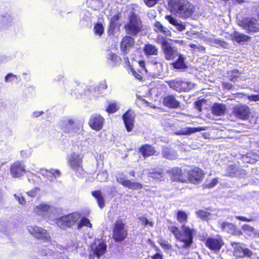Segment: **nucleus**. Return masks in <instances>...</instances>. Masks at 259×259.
Wrapping results in <instances>:
<instances>
[{"mask_svg":"<svg viewBox=\"0 0 259 259\" xmlns=\"http://www.w3.org/2000/svg\"><path fill=\"white\" fill-rule=\"evenodd\" d=\"M238 25L243 29L250 32L259 31V23L253 18H246L238 22Z\"/></svg>","mask_w":259,"mask_h":259,"instance_id":"8","label":"nucleus"},{"mask_svg":"<svg viewBox=\"0 0 259 259\" xmlns=\"http://www.w3.org/2000/svg\"><path fill=\"white\" fill-rule=\"evenodd\" d=\"M119 19V16L118 14L114 15L111 18L110 20V24L111 26H114L116 25L118 20Z\"/></svg>","mask_w":259,"mask_h":259,"instance_id":"55","label":"nucleus"},{"mask_svg":"<svg viewBox=\"0 0 259 259\" xmlns=\"http://www.w3.org/2000/svg\"><path fill=\"white\" fill-rule=\"evenodd\" d=\"M219 182V181L217 178L213 179L211 182L209 183L208 187L212 188L215 186Z\"/></svg>","mask_w":259,"mask_h":259,"instance_id":"58","label":"nucleus"},{"mask_svg":"<svg viewBox=\"0 0 259 259\" xmlns=\"http://www.w3.org/2000/svg\"><path fill=\"white\" fill-rule=\"evenodd\" d=\"M40 173L50 181H53L56 178L60 177L61 175L60 171L57 169L48 170L46 169H41Z\"/></svg>","mask_w":259,"mask_h":259,"instance_id":"20","label":"nucleus"},{"mask_svg":"<svg viewBox=\"0 0 259 259\" xmlns=\"http://www.w3.org/2000/svg\"><path fill=\"white\" fill-rule=\"evenodd\" d=\"M14 196L19 202L20 204L24 205L26 204V201L25 200V198L22 196V195L21 194H15L14 195Z\"/></svg>","mask_w":259,"mask_h":259,"instance_id":"50","label":"nucleus"},{"mask_svg":"<svg viewBox=\"0 0 259 259\" xmlns=\"http://www.w3.org/2000/svg\"><path fill=\"white\" fill-rule=\"evenodd\" d=\"M165 19L169 23L173 25L176 29L179 31H183L186 29V23L182 22L181 21L172 17L170 15L165 16Z\"/></svg>","mask_w":259,"mask_h":259,"instance_id":"21","label":"nucleus"},{"mask_svg":"<svg viewBox=\"0 0 259 259\" xmlns=\"http://www.w3.org/2000/svg\"><path fill=\"white\" fill-rule=\"evenodd\" d=\"M225 111V106L221 104H215L212 107V113L217 115H223Z\"/></svg>","mask_w":259,"mask_h":259,"instance_id":"30","label":"nucleus"},{"mask_svg":"<svg viewBox=\"0 0 259 259\" xmlns=\"http://www.w3.org/2000/svg\"><path fill=\"white\" fill-rule=\"evenodd\" d=\"M91 249L93 254L91 253L90 254L89 259H94L95 256L99 258L106 253L107 245L104 240L96 239L91 245Z\"/></svg>","mask_w":259,"mask_h":259,"instance_id":"6","label":"nucleus"},{"mask_svg":"<svg viewBox=\"0 0 259 259\" xmlns=\"http://www.w3.org/2000/svg\"><path fill=\"white\" fill-rule=\"evenodd\" d=\"M155 30L157 32H161L163 26L159 22H156L154 24Z\"/></svg>","mask_w":259,"mask_h":259,"instance_id":"56","label":"nucleus"},{"mask_svg":"<svg viewBox=\"0 0 259 259\" xmlns=\"http://www.w3.org/2000/svg\"><path fill=\"white\" fill-rule=\"evenodd\" d=\"M247 98L249 102H257L259 101V94L257 95H246Z\"/></svg>","mask_w":259,"mask_h":259,"instance_id":"52","label":"nucleus"},{"mask_svg":"<svg viewBox=\"0 0 259 259\" xmlns=\"http://www.w3.org/2000/svg\"><path fill=\"white\" fill-rule=\"evenodd\" d=\"M94 33L96 35L100 36L104 32V27L101 23H97L94 27Z\"/></svg>","mask_w":259,"mask_h":259,"instance_id":"41","label":"nucleus"},{"mask_svg":"<svg viewBox=\"0 0 259 259\" xmlns=\"http://www.w3.org/2000/svg\"><path fill=\"white\" fill-rule=\"evenodd\" d=\"M116 180L118 183L124 187L126 186V184L129 181V180L126 179V177L123 173H120L118 175V176L116 178Z\"/></svg>","mask_w":259,"mask_h":259,"instance_id":"43","label":"nucleus"},{"mask_svg":"<svg viewBox=\"0 0 259 259\" xmlns=\"http://www.w3.org/2000/svg\"><path fill=\"white\" fill-rule=\"evenodd\" d=\"M27 230L33 236L39 240L46 241L50 238L49 233L41 227L29 226L27 227Z\"/></svg>","mask_w":259,"mask_h":259,"instance_id":"10","label":"nucleus"},{"mask_svg":"<svg viewBox=\"0 0 259 259\" xmlns=\"http://www.w3.org/2000/svg\"><path fill=\"white\" fill-rule=\"evenodd\" d=\"M53 210L54 208L52 206L46 203H41L34 207V212L42 217H47L53 212Z\"/></svg>","mask_w":259,"mask_h":259,"instance_id":"18","label":"nucleus"},{"mask_svg":"<svg viewBox=\"0 0 259 259\" xmlns=\"http://www.w3.org/2000/svg\"><path fill=\"white\" fill-rule=\"evenodd\" d=\"M194 86V83L190 81H182V91L188 92L192 89Z\"/></svg>","mask_w":259,"mask_h":259,"instance_id":"42","label":"nucleus"},{"mask_svg":"<svg viewBox=\"0 0 259 259\" xmlns=\"http://www.w3.org/2000/svg\"><path fill=\"white\" fill-rule=\"evenodd\" d=\"M167 83L170 88L175 90L178 92H182V81L178 80H174L171 81H167Z\"/></svg>","mask_w":259,"mask_h":259,"instance_id":"33","label":"nucleus"},{"mask_svg":"<svg viewBox=\"0 0 259 259\" xmlns=\"http://www.w3.org/2000/svg\"><path fill=\"white\" fill-rule=\"evenodd\" d=\"M234 115L241 119H247L250 114V110L246 105H238L233 108Z\"/></svg>","mask_w":259,"mask_h":259,"instance_id":"11","label":"nucleus"},{"mask_svg":"<svg viewBox=\"0 0 259 259\" xmlns=\"http://www.w3.org/2000/svg\"><path fill=\"white\" fill-rule=\"evenodd\" d=\"M187 174L189 181L194 184L202 181L204 176L202 170L198 167H195L189 171H187Z\"/></svg>","mask_w":259,"mask_h":259,"instance_id":"12","label":"nucleus"},{"mask_svg":"<svg viewBox=\"0 0 259 259\" xmlns=\"http://www.w3.org/2000/svg\"><path fill=\"white\" fill-rule=\"evenodd\" d=\"M144 3L148 7H152L155 6L159 0H143Z\"/></svg>","mask_w":259,"mask_h":259,"instance_id":"54","label":"nucleus"},{"mask_svg":"<svg viewBox=\"0 0 259 259\" xmlns=\"http://www.w3.org/2000/svg\"><path fill=\"white\" fill-rule=\"evenodd\" d=\"M232 246L234 249L235 255L239 257L244 256L251 257L252 252L248 248H243L239 243L232 242Z\"/></svg>","mask_w":259,"mask_h":259,"instance_id":"14","label":"nucleus"},{"mask_svg":"<svg viewBox=\"0 0 259 259\" xmlns=\"http://www.w3.org/2000/svg\"><path fill=\"white\" fill-rule=\"evenodd\" d=\"M125 28L128 33L133 35H137L143 28L140 18L135 14L131 15L129 22L125 25Z\"/></svg>","mask_w":259,"mask_h":259,"instance_id":"4","label":"nucleus"},{"mask_svg":"<svg viewBox=\"0 0 259 259\" xmlns=\"http://www.w3.org/2000/svg\"><path fill=\"white\" fill-rule=\"evenodd\" d=\"M168 5L171 11L184 19L191 17L195 11V7L187 0H170Z\"/></svg>","mask_w":259,"mask_h":259,"instance_id":"1","label":"nucleus"},{"mask_svg":"<svg viewBox=\"0 0 259 259\" xmlns=\"http://www.w3.org/2000/svg\"><path fill=\"white\" fill-rule=\"evenodd\" d=\"M92 194L96 199L99 207L103 208L105 206V200L102 192L100 191H94L92 192Z\"/></svg>","mask_w":259,"mask_h":259,"instance_id":"26","label":"nucleus"},{"mask_svg":"<svg viewBox=\"0 0 259 259\" xmlns=\"http://www.w3.org/2000/svg\"><path fill=\"white\" fill-rule=\"evenodd\" d=\"M39 192V189L38 188H34L31 190L28 191L27 194L28 196L34 197H35Z\"/></svg>","mask_w":259,"mask_h":259,"instance_id":"53","label":"nucleus"},{"mask_svg":"<svg viewBox=\"0 0 259 259\" xmlns=\"http://www.w3.org/2000/svg\"><path fill=\"white\" fill-rule=\"evenodd\" d=\"M197 216L201 219L208 220L212 218V214L205 210H200L196 212Z\"/></svg>","mask_w":259,"mask_h":259,"instance_id":"35","label":"nucleus"},{"mask_svg":"<svg viewBox=\"0 0 259 259\" xmlns=\"http://www.w3.org/2000/svg\"><path fill=\"white\" fill-rule=\"evenodd\" d=\"M127 228L121 221L115 223L113 231V238L116 242L123 241L127 236Z\"/></svg>","mask_w":259,"mask_h":259,"instance_id":"7","label":"nucleus"},{"mask_svg":"<svg viewBox=\"0 0 259 259\" xmlns=\"http://www.w3.org/2000/svg\"><path fill=\"white\" fill-rule=\"evenodd\" d=\"M250 37L244 34L240 33L235 32L232 35L233 40L236 41L237 42H243L248 41Z\"/></svg>","mask_w":259,"mask_h":259,"instance_id":"29","label":"nucleus"},{"mask_svg":"<svg viewBox=\"0 0 259 259\" xmlns=\"http://www.w3.org/2000/svg\"><path fill=\"white\" fill-rule=\"evenodd\" d=\"M205 243L208 248L213 251L219 250L223 245V242L219 237L208 238Z\"/></svg>","mask_w":259,"mask_h":259,"instance_id":"15","label":"nucleus"},{"mask_svg":"<svg viewBox=\"0 0 259 259\" xmlns=\"http://www.w3.org/2000/svg\"><path fill=\"white\" fill-rule=\"evenodd\" d=\"M79 218V214L74 212L60 218L57 220L56 223L61 228H63L65 226L70 227L76 223Z\"/></svg>","mask_w":259,"mask_h":259,"instance_id":"9","label":"nucleus"},{"mask_svg":"<svg viewBox=\"0 0 259 259\" xmlns=\"http://www.w3.org/2000/svg\"><path fill=\"white\" fill-rule=\"evenodd\" d=\"M83 157L79 154L73 153L68 157V163L70 168L76 173L79 175L82 174L83 169L82 168Z\"/></svg>","mask_w":259,"mask_h":259,"instance_id":"5","label":"nucleus"},{"mask_svg":"<svg viewBox=\"0 0 259 259\" xmlns=\"http://www.w3.org/2000/svg\"><path fill=\"white\" fill-rule=\"evenodd\" d=\"M162 154L164 157L168 159H175L177 157L176 152L167 147L163 149Z\"/></svg>","mask_w":259,"mask_h":259,"instance_id":"31","label":"nucleus"},{"mask_svg":"<svg viewBox=\"0 0 259 259\" xmlns=\"http://www.w3.org/2000/svg\"><path fill=\"white\" fill-rule=\"evenodd\" d=\"M64 131L65 132L70 133L72 131V130H74L73 129V125L74 124V122L72 120L68 119L64 121Z\"/></svg>","mask_w":259,"mask_h":259,"instance_id":"39","label":"nucleus"},{"mask_svg":"<svg viewBox=\"0 0 259 259\" xmlns=\"http://www.w3.org/2000/svg\"><path fill=\"white\" fill-rule=\"evenodd\" d=\"M139 219L141 221L142 224L144 226H149L152 227L154 225V223L147 219L146 217H141Z\"/></svg>","mask_w":259,"mask_h":259,"instance_id":"47","label":"nucleus"},{"mask_svg":"<svg viewBox=\"0 0 259 259\" xmlns=\"http://www.w3.org/2000/svg\"><path fill=\"white\" fill-rule=\"evenodd\" d=\"M107 59L110 61L112 65H116L120 60V58L112 53H110L107 56Z\"/></svg>","mask_w":259,"mask_h":259,"instance_id":"40","label":"nucleus"},{"mask_svg":"<svg viewBox=\"0 0 259 259\" xmlns=\"http://www.w3.org/2000/svg\"><path fill=\"white\" fill-rule=\"evenodd\" d=\"M161 32L163 33L166 35H170L171 33L170 30H169L168 28L164 27H163Z\"/></svg>","mask_w":259,"mask_h":259,"instance_id":"61","label":"nucleus"},{"mask_svg":"<svg viewBox=\"0 0 259 259\" xmlns=\"http://www.w3.org/2000/svg\"><path fill=\"white\" fill-rule=\"evenodd\" d=\"M157 42L161 44L164 57L166 60H173L179 55L177 49L171 46L163 37L158 35Z\"/></svg>","mask_w":259,"mask_h":259,"instance_id":"3","label":"nucleus"},{"mask_svg":"<svg viewBox=\"0 0 259 259\" xmlns=\"http://www.w3.org/2000/svg\"><path fill=\"white\" fill-rule=\"evenodd\" d=\"M77 226L78 228H81L83 226H87L89 228H92V227L90 221L86 218H82L78 223Z\"/></svg>","mask_w":259,"mask_h":259,"instance_id":"45","label":"nucleus"},{"mask_svg":"<svg viewBox=\"0 0 259 259\" xmlns=\"http://www.w3.org/2000/svg\"><path fill=\"white\" fill-rule=\"evenodd\" d=\"M229 77L232 81H236L238 80V78L241 80L245 79L244 77L241 75V73L239 72L237 70H233L228 72Z\"/></svg>","mask_w":259,"mask_h":259,"instance_id":"34","label":"nucleus"},{"mask_svg":"<svg viewBox=\"0 0 259 259\" xmlns=\"http://www.w3.org/2000/svg\"><path fill=\"white\" fill-rule=\"evenodd\" d=\"M237 170V168L236 166L230 165L227 167V175L229 176L232 177L235 174H236Z\"/></svg>","mask_w":259,"mask_h":259,"instance_id":"48","label":"nucleus"},{"mask_svg":"<svg viewBox=\"0 0 259 259\" xmlns=\"http://www.w3.org/2000/svg\"><path fill=\"white\" fill-rule=\"evenodd\" d=\"M77 248V245H76L75 244H71L68 247V250L69 251H73L74 250L76 249Z\"/></svg>","mask_w":259,"mask_h":259,"instance_id":"62","label":"nucleus"},{"mask_svg":"<svg viewBox=\"0 0 259 259\" xmlns=\"http://www.w3.org/2000/svg\"><path fill=\"white\" fill-rule=\"evenodd\" d=\"M42 113V111H41V112H37V111H35V112H34L33 113V115L35 117H38L39 116V115H40Z\"/></svg>","mask_w":259,"mask_h":259,"instance_id":"64","label":"nucleus"},{"mask_svg":"<svg viewBox=\"0 0 259 259\" xmlns=\"http://www.w3.org/2000/svg\"><path fill=\"white\" fill-rule=\"evenodd\" d=\"M169 231L174 235L177 239L179 241V244H177V246L180 247L188 248L189 247L192 242V234L194 230L187 227L184 225L182 226V233L178 228L176 227H169Z\"/></svg>","mask_w":259,"mask_h":259,"instance_id":"2","label":"nucleus"},{"mask_svg":"<svg viewBox=\"0 0 259 259\" xmlns=\"http://www.w3.org/2000/svg\"><path fill=\"white\" fill-rule=\"evenodd\" d=\"M131 71L132 72L133 75L138 79L141 80L142 79V76L137 72H136L133 69H131Z\"/></svg>","mask_w":259,"mask_h":259,"instance_id":"60","label":"nucleus"},{"mask_svg":"<svg viewBox=\"0 0 259 259\" xmlns=\"http://www.w3.org/2000/svg\"><path fill=\"white\" fill-rule=\"evenodd\" d=\"M134 44V39L130 36H125L122 40L121 42V49L125 52L127 48L133 46Z\"/></svg>","mask_w":259,"mask_h":259,"instance_id":"27","label":"nucleus"},{"mask_svg":"<svg viewBox=\"0 0 259 259\" xmlns=\"http://www.w3.org/2000/svg\"><path fill=\"white\" fill-rule=\"evenodd\" d=\"M118 108L119 107L115 103H111L109 104L107 111L109 113H114Z\"/></svg>","mask_w":259,"mask_h":259,"instance_id":"49","label":"nucleus"},{"mask_svg":"<svg viewBox=\"0 0 259 259\" xmlns=\"http://www.w3.org/2000/svg\"><path fill=\"white\" fill-rule=\"evenodd\" d=\"M25 166L21 162H15L11 167V173L14 178H18L23 175L25 172Z\"/></svg>","mask_w":259,"mask_h":259,"instance_id":"19","label":"nucleus"},{"mask_svg":"<svg viewBox=\"0 0 259 259\" xmlns=\"http://www.w3.org/2000/svg\"><path fill=\"white\" fill-rule=\"evenodd\" d=\"M236 218L239 220H240L243 222H250L253 221V219H247L246 218L244 217H241V216H236Z\"/></svg>","mask_w":259,"mask_h":259,"instance_id":"57","label":"nucleus"},{"mask_svg":"<svg viewBox=\"0 0 259 259\" xmlns=\"http://www.w3.org/2000/svg\"><path fill=\"white\" fill-rule=\"evenodd\" d=\"M178 59L175 62L172 63L173 67L177 69H184L186 68V65L184 63L185 58L182 55L179 54Z\"/></svg>","mask_w":259,"mask_h":259,"instance_id":"28","label":"nucleus"},{"mask_svg":"<svg viewBox=\"0 0 259 259\" xmlns=\"http://www.w3.org/2000/svg\"><path fill=\"white\" fill-rule=\"evenodd\" d=\"M159 243L160 244L162 247L165 249H170L171 248L170 245L168 243L167 241L165 240L160 239L159 241Z\"/></svg>","mask_w":259,"mask_h":259,"instance_id":"51","label":"nucleus"},{"mask_svg":"<svg viewBox=\"0 0 259 259\" xmlns=\"http://www.w3.org/2000/svg\"><path fill=\"white\" fill-rule=\"evenodd\" d=\"M135 114L134 112L128 110L122 116L124 124L128 132H131L134 127Z\"/></svg>","mask_w":259,"mask_h":259,"instance_id":"17","label":"nucleus"},{"mask_svg":"<svg viewBox=\"0 0 259 259\" xmlns=\"http://www.w3.org/2000/svg\"><path fill=\"white\" fill-rule=\"evenodd\" d=\"M164 104L169 108H177L179 106L180 103L173 96L170 95L164 98Z\"/></svg>","mask_w":259,"mask_h":259,"instance_id":"23","label":"nucleus"},{"mask_svg":"<svg viewBox=\"0 0 259 259\" xmlns=\"http://www.w3.org/2000/svg\"><path fill=\"white\" fill-rule=\"evenodd\" d=\"M125 187H127L130 189L140 190L142 188L143 186L140 183L132 182L130 180H129Z\"/></svg>","mask_w":259,"mask_h":259,"instance_id":"36","label":"nucleus"},{"mask_svg":"<svg viewBox=\"0 0 259 259\" xmlns=\"http://www.w3.org/2000/svg\"><path fill=\"white\" fill-rule=\"evenodd\" d=\"M153 259H162V254L157 253L154 255L152 257Z\"/></svg>","mask_w":259,"mask_h":259,"instance_id":"63","label":"nucleus"},{"mask_svg":"<svg viewBox=\"0 0 259 259\" xmlns=\"http://www.w3.org/2000/svg\"><path fill=\"white\" fill-rule=\"evenodd\" d=\"M242 230L246 234L250 237L254 238L258 236V233L253 227L245 224L242 227Z\"/></svg>","mask_w":259,"mask_h":259,"instance_id":"25","label":"nucleus"},{"mask_svg":"<svg viewBox=\"0 0 259 259\" xmlns=\"http://www.w3.org/2000/svg\"><path fill=\"white\" fill-rule=\"evenodd\" d=\"M187 171H182L178 167H175L170 170V173L173 181H178L182 182H186L187 180Z\"/></svg>","mask_w":259,"mask_h":259,"instance_id":"16","label":"nucleus"},{"mask_svg":"<svg viewBox=\"0 0 259 259\" xmlns=\"http://www.w3.org/2000/svg\"><path fill=\"white\" fill-rule=\"evenodd\" d=\"M210 44L214 46L218 47L220 46L224 48H227L228 46L227 43L223 40L212 38L210 39Z\"/></svg>","mask_w":259,"mask_h":259,"instance_id":"38","label":"nucleus"},{"mask_svg":"<svg viewBox=\"0 0 259 259\" xmlns=\"http://www.w3.org/2000/svg\"><path fill=\"white\" fill-rule=\"evenodd\" d=\"M187 214L185 211L179 210L177 213V220L180 223H184L187 222Z\"/></svg>","mask_w":259,"mask_h":259,"instance_id":"37","label":"nucleus"},{"mask_svg":"<svg viewBox=\"0 0 259 259\" xmlns=\"http://www.w3.org/2000/svg\"><path fill=\"white\" fill-rule=\"evenodd\" d=\"M140 152L144 157L157 155V152L149 145H145L140 148Z\"/></svg>","mask_w":259,"mask_h":259,"instance_id":"24","label":"nucleus"},{"mask_svg":"<svg viewBox=\"0 0 259 259\" xmlns=\"http://www.w3.org/2000/svg\"><path fill=\"white\" fill-rule=\"evenodd\" d=\"M104 123V118L97 114L92 115L89 121L90 126L96 131H100L103 127Z\"/></svg>","mask_w":259,"mask_h":259,"instance_id":"13","label":"nucleus"},{"mask_svg":"<svg viewBox=\"0 0 259 259\" xmlns=\"http://www.w3.org/2000/svg\"><path fill=\"white\" fill-rule=\"evenodd\" d=\"M144 51L147 55H157L158 54V50L156 47L151 44L145 45Z\"/></svg>","mask_w":259,"mask_h":259,"instance_id":"32","label":"nucleus"},{"mask_svg":"<svg viewBox=\"0 0 259 259\" xmlns=\"http://www.w3.org/2000/svg\"><path fill=\"white\" fill-rule=\"evenodd\" d=\"M14 77H16V75L12 74V73H10L8 75H7L6 77H5V81L6 82H8V81H12V79L11 78H14Z\"/></svg>","mask_w":259,"mask_h":259,"instance_id":"59","label":"nucleus"},{"mask_svg":"<svg viewBox=\"0 0 259 259\" xmlns=\"http://www.w3.org/2000/svg\"><path fill=\"white\" fill-rule=\"evenodd\" d=\"M222 228L224 230H226L228 232L232 233L235 229V226L230 223H222Z\"/></svg>","mask_w":259,"mask_h":259,"instance_id":"44","label":"nucleus"},{"mask_svg":"<svg viewBox=\"0 0 259 259\" xmlns=\"http://www.w3.org/2000/svg\"><path fill=\"white\" fill-rule=\"evenodd\" d=\"M205 130V127H186L184 128H182V129L180 130L179 131L176 132H175V134L178 135H189L191 134L204 131Z\"/></svg>","mask_w":259,"mask_h":259,"instance_id":"22","label":"nucleus"},{"mask_svg":"<svg viewBox=\"0 0 259 259\" xmlns=\"http://www.w3.org/2000/svg\"><path fill=\"white\" fill-rule=\"evenodd\" d=\"M108 175L106 171H103L99 173L97 175V179L100 182L106 181L108 179Z\"/></svg>","mask_w":259,"mask_h":259,"instance_id":"46","label":"nucleus"}]
</instances>
